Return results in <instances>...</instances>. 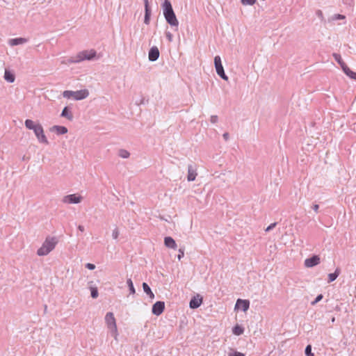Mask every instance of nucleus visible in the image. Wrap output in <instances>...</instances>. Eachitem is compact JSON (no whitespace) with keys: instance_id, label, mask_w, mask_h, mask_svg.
<instances>
[{"instance_id":"nucleus-5","label":"nucleus","mask_w":356,"mask_h":356,"mask_svg":"<svg viewBox=\"0 0 356 356\" xmlns=\"http://www.w3.org/2000/svg\"><path fill=\"white\" fill-rule=\"evenodd\" d=\"M105 323L106 324L108 332L115 339H118V331L116 325V321L113 312H108L105 316Z\"/></svg>"},{"instance_id":"nucleus-14","label":"nucleus","mask_w":356,"mask_h":356,"mask_svg":"<svg viewBox=\"0 0 356 356\" xmlns=\"http://www.w3.org/2000/svg\"><path fill=\"white\" fill-rule=\"evenodd\" d=\"M149 59L151 61L156 60L159 57V51L156 47H152L149 51Z\"/></svg>"},{"instance_id":"nucleus-29","label":"nucleus","mask_w":356,"mask_h":356,"mask_svg":"<svg viewBox=\"0 0 356 356\" xmlns=\"http://www.w3.org/2000/svg\"><path fill=\"white\" fill-rule=\"evenodd\" d=\"M305 355L307 356H314V354L312 353V346L307 345L305 348Z\"/></svg>"},{"instance_id":"nucleus-36","label":"nucleus","mask_w":356,"mask_h":356,"mask_svg":"<svg viewBox=\"0 0 356 356\" xmlns=\"http://www.w3.org/2000/svg\"><path fill=\"white\" fill-rule=\"evenodd\" d=\"M276 225V222L271 223L269 226L267 227V228L266 229V232L271 231L275 227Z\"/></svg>"},{"instance_id":"nucleus-6","label":"nucleus","mask_w":356,"mask_h":356,"mask_svg":"<svg viewBox=\"0 0 356 356\" xmlns=\"http://www.w3.org/2000/svg\"><path fill=\"white\" fill-rule=\"evenodd\" d=\"M214 65L217 74L224 80L228 79L227 76L225 74L223 66L222 65L221 58L219 56H216L214 58Z\"/></svg>"},{"instance_id":"nucleus-27","label":"nucleus","mask_w":356,"mask_h":356,"mask_svg":"<svg viewBox=\"0 0 356 356\" xmlns=\"http://www.w3.org/2000/svg\"><path fill=\"white\" fill-rule=\"evenodd\" d=\"M5 79H6V80H7L8 81H9L10 83H13L15 81L14 75L10 74V73H9L7 71L5 73Z\"/></svg>"},{"instance_id":"nucleus-3","label":"nucleus","mask_w":356,"mask_h":356,"mask_svg":"<svg viewBox=\"0 0 356 356\" xmlns=\"http://www.w3.org/2000/svg\"><path fill=\"white\" fill-rule=\"evenodd\" d=\"M97 52L95 49L84 50L78 53L74 57H71L67 62L62 61V63H79L85 60H91L96 57Z\"/></svg>"},{"instance_id":"nucleus-9","label":"nucleus","mask_w":356,"mask_h":356,"mask_svg":"<svg viewBox=\"0 0 356 356\" xmlns=\"http://www.w3.org/2000/svg\"><path fill=\"white\" fill-rule=\"evenodd\" d=\"M250 307V301L248 300L238 299L235 305L234 309H242L243 311L246 312Z\"/></svg>"},{"instance_id":"nucleus-30","label":"nucleus","mask_w":356,"mask_h":356,"mask_svg":"<svg viewBox=\"0 0 356 356\" xmlns=\"http://www.w3.org/2000/svg\"><path fill=\"white\" fill-rule=\"evenodd\" d=\"M90 291H91V296L92 298H97L98 297V291H97V288H91L90 289Z\"/></svg>"},{"instance_id":"nucleus-26","label":"nucleus","mask_w":356,"mask_h":356,"mask_svg":"<svg viewBox=\"0 0 356 356\" xmlns=\"http://www.w3.org/2000/svg\"><path fill=\"white\" fill-rule=\"evenodd\" d=\"M118 155L122 158L127 159L129 157L130 153L126 149H120Z\"/></svg>"},{"instance_id":"nucleus-15","label":"nucleus","mask_w":356,"mask_h":356,"mask_svg":"<svg viewBox=\"0 0 356 356\" xmlns=\"http://www.w3.org/2000/svg\"><path fill=\"white\" fill-rule=\"evenodd\" d=\"M164 244L166 247L176 249L177 245L175 241L170 236H166L164 238Z\"/></svg>"},{"instance_id":"nucleus-18","label":"nucleus","mask_w":356,"mask_h":356,"mask_svg":"<svg viewBox=\"0 0 356 356\" xmlns=\"http://www.w3.org/2000/svg\"><path fill=\"white\" fill-rule=\"evenodd\" d=\"M61 116L63 118H67L69 120H72L73 119V114L70 110V108L68 106H65L62 113Z\"/></svg>"},{"instance_id":"nucleus-35","label":"nucleus","mask_w":356,"mask_h":356,"mask_svg":"<svg viewBox=\"0 0 356 356\" xmlns=\"http://www.w3.org/2000/svg\"><path fill=\"white\" fill-rule=\"evenodd\" d=\"M118 236H119V231H118V228H115L113 231L112 236L114 239H117L118 238Z\"/></svg>"},{"instance_id":"nucleus-37","label":"nucleus","mask_w":356,"mask_h":356,"mask_svg":"<svg viewBox=\"0 0 356 356\" xmlns=\"http://www.w3.org/2000/svg\"><path fill=\"white\" fill-rule=\"evenodd\" d=\"M165 36H166V38L168 40L169 42H171L172 40L173 35H172V34L170 32L166 31L165 32Z\"/></svg>"},{"instance_id":"nucleus-40","label":"nucleus","mask_w":356,"mask_h":356,"mask_svg":"<svg viewBox=\"0 0 356 356\" xmlns=\"http://www.w3.org/2000/svg\"><path fill=\"white\" fill-rule=\"evenodd\" d=\"M312 209L314 210L316 213L318 212L319 205L317 204H314L312 205Z\"/></svg>"},{"instance_id":"nucleus-23","label":"nucleus","mask_w":356,"mask_h":356,"mask_svg":"<svg viewBox=\"0 0 356 356\" xmlns=\"http://www.w3.org/2000/svg\"><path fill=\"white\" fill-rule=\"evenodd\" d=\"M151 8H145V19H144V23L145 24H149L150 22V17H151Z\"/></svg>"},{"instance_id":"nucleus-43","label":"nucleus","mask_w":356,"mask_h":356,"mask_svg":"<svg viewBox=\"0 0 356 356\" xmlns=\"http://www.w3.org/2000/svg\"><path fill=\"white\" fill-rule=\"evenodd\" d=\"M144 3H145V8H150L149 6V2H148V0H144Z\"/></svg>"},{"instance_id":"nucleus-20","label":"nucleus","mask_w":356,"mask_h":356,"mask_svg":"<svg viewBox=\"0 0 356 356\" xmlns=\"http://www.w3.org/2000/svg\"><path fill=\"white\" fill-rule=\"evenodd\" d=\"M332 56L335 60L340 65L343 70L345 67H348L347 65L343 61L340 54L334 53Z\"/></svg>"},{"instance_id":"nucleus-19","label":"nucleus","mask_w":356,"mask_h":356,"mask_svg":"<svg viewBox=\"0 0 356 356\" xmlns=\"http://www.w3.org/2000/svg\"><path fill=\"white\" fill-rule=\"evenodd\" d=\"M340 273H341L340 268H337L334 273H330L328 275L327 282L330 283V282L334 281L337 278V277L339 275Z\"/></svg>"},{"instance_id":"nucleus-21","label":"nucleus","mask_w":356,"mask_h":356,"mask_svg":"<svg viewBox=\"0 0 356 356\" xmlns=\"http://www.w3.org/2000/svg\"><path fill=\"white\" fill-rule=\"evenodd\" d=\"M143 288L144 291L149 297L150 299L154 298V294L153 293L150 287L149 286V285L147 283H145V282L143 283Z\"/></svg>"},{"instance_id":"nucleus-45","label":"nucleus","mask_w":356,"mask_h":356,"mask_svg":"<svg viewBox=\"0 0 356 356\" xmlns=\"http://www.w3.org/2000/svg\"><path fill=\"white\" fill-rule=\"evenodd\" d=\"M317 13H318V15H322V13H321V10H318V11L317 12Z\"/></svg>"},{"instance_id":"nucleus-4","label":"nucleus","mask_w":356,"mask_h":356,"mask_svg":"<svg viewBox=\"0 0 356 356\" xmlns=\"http://www.w3.org/2000/svg\"><path fill=\"white\" fill-rule=\"evenodd\" d=\"M58 241L56 237L47 236L42 246L38 250V255L44 256L48 254L54 249Z\"/></svg>"},{"instance_id":"nucleus-31","label":"nucleus","mask_w":356,"mask_h":356,"mask_svg":"<svg viewBox=\"0 0 356 356\" xmlns=\"http://www.w3.org/2000/svg\"><path fill=\"white\" fill-rule=\"evenodd\" d=\"M257 0H241L243 5H253L255 3Z\"/></svg>"},{"instance_id":"nucleus-39","label":"nucleus","mask_w":356,"mask_h":356,"mask_svg":"<svg viewBox=\"0 0 356 356\" xmlns=\"http://www.w3.org/2000/svg\"><path fill=\"white\" fill-rule=\"evenodd\" d=\"M86 267L90 270H94L95 268V265L90 263H88L86 265Z\"/></svg>"},{"instance_id":"nucleus-34","label":"nucleus","mask_w":356,"mask_h":356,"mask_svg":"<svg viewBox=\"0 0 356 356\" xmlns=\"http://www.w3.org/2000/svg\"><path fill=\"white\" fill-rule=\"evenodd\" d=\"M229 356H245L243 353H241L238 351H234L233 353H229Z\"/></svg>"},{"instance_id":"nucleus-7","label":"nucleus","mask_w":356,"mask_h":356,"mask_svg":"<svg viewBox=\"0 0 356 356\" xmlns=\"http://www.w3.org/2000/svg\"><path fill=\"white\" fill-rule=\"evenodd\" d=\"M83 200V197L77 194H71L63 197L62 202L65 204H79Z\"/></svg>"},{"instance_id":"nucleus-16","label":"nucleus","mask_w":356,"mask_h":356,"mask_svg":"<svg viewBox=\"0 0 356 356\" xmlns=\"http://www.w3.org/2000/svg\"><path fill=\"white\" fill-rule=\"evenodd\" d=\"M27 41H28V40L26 38H17L10 39L9 40L8 43L11 46H15V45H18V44H24Z\"/></svg>"},{"instance_id":"nucleus-24","label":"nucleus","mask_w":356,"mask_h":356,"mask_svg":"<svg viewBox=\"0 0 356 356\" xmlns=\"http://www.w3.org/2000/svg\"><path fill=\"white\" fill-rule=\"evenodd\" d=\"M232 332L235 335L239 336L243 333L244 328L241 325H236L233 327Z\"/></svg>"},{"instance_id":"nucleus-44","label":"nucleus","mask_w":356,"mask_h":356,"mask_svg":"<svg viewBox=\"0 0 356 356\" xmlns=\"http://www.w3.org/2000/svg\"><path fill=\"white\" fill-rule=\"evenodd\" d=\"M78 229L83 232H84L85 228H84V227L83 225H80L78 226Z\"/></svg>"},{"instance_id":"nucleus-22","label":"nucleus","mask_w":356,"mask_h":356,"mask_svg":"<svg viewBox=\"0 0 356 356\" xmlns=\"http://www.w3.org/2000/svg\"><path fill=\"white\" fill-rule=\"evenodd\" d=\"M343 72L350 79L356 81V72L352 71L348 67L343 69Z\"/></svg>"},{"instance_id":"nucleus-8","label":"nucleus","mask_w":356,"mask_h":356,"mask_svg":"<svg viewBox=\"0 0 356 356\" xmlns=\"http://www.w3.org/2000/svg\"><path fill=\"white\" fill-rule=\"evenodd\" d=\"M165 309V303L163 301H157L155 302L152 309V312L154 315H161Z\"/></svg>"},{"instance_id":"nucleus-11","label":"nucleus","mask_w":356,"mask_h":356,"mask_svg":"<svg viewBox=\"0 0 356 356\" xmlns=\"http://www.w3.org/2000/svg\"><path fill=\"white\" fill-rule=\"evenodd\" d=\"M89 95V91L87 89L74 91L73 98L76 100L86 99Z\"/></svg>"},{"instance_id":"nucleus-25","label":"nucleus","mask_w":356,"mask_h":356,"mask_svg":"<svg viewBox=\"0 0 356 356\" xmlns=\"http://www.w3.org/2000/svg\"><path fill=\"white\" fill-rule=\"evenodd\" d=\"M127 286L129 289V293L130 294H134L136 293L135 288L134 286L133 282L131 278L127 279Z\"/></svg>"},{"instance_id":"nucleus-1","label":"nucleus","mask_w":356,"mask_h":356,"mask_svg":"<svg viewBox=\"0 0 356 356\" xmlns=\"http://www.w3.org/2000/svg\"><path fill=\"white\" fill-rule=\"evenodd\" d=\"M25 127L28 129L33 130L38 141L41 143L48 144V140L44 134V129L40 123H35L34 121L27 119L25 120Z\"/></svg>"},{"instance_id":"nucleus-28","label":"nucleus","mask_w":356,"mask_h":356,"mask_svg":"<svg viewBox=\"0 0 356 356\" xmlns=\"http://www.w3.org/2000/svg\"><path fill=\"white\" fill-rule=\"evenodd\" d=\"M73 95H74V91H72V90H65L63 92V96L67 99L73 98Z\"/></svg>"},{"instance_id":"nucleus-12","label":"nucleus","mask_w":356,"mask_h":356,"mask_svg":"<svg viewBox=\"0 0 356 356\" xmlns=\"http://www.w3.org/2000/svg\"><path fill=\"white\" fill-rule=\"evenodd\" d=\"M197 175V168L192 165H188L187 180L188 181H193L195 179Z\"/></svg>"},{"instance_id":"nucleus-13","label":"nucleus","mask_w":356,"mask_h":356,"mask_svg":"<svg viewBox=\"0 0 356 356\" xmlns=\"http://www.w3.org/2000/svg\"><path fill=\"white\" fill-rule=\"evenodd\" d=\"M202 302V298L197 295V297H193L190 301V307L191 309L198 308Z\"/></svg>"},{"instance_id":"nucleus-32","label":"nucleus","mask_w":356,"mask_h":356,"mask_svg":"<svg viewBox=\"0 0 356 356\" xmlns=\"http://www.w3.org/2000/svg\"><path fill=\"white\" fill-rule=\"evenodd\" d=\"M323 295L322 294H319L318 296H317L316 299L314 301L312 302V305H316L317 302L321 301L323 299Z\"/></svg>"},{"instance_id":"nucleus-17","label":"nucleus","mask_w":356,"mask_h":356,"mask_svg":"<svg viewBox=\"0 0 356 356\" xmlns=\"http://www.w3.org/2000/svg\"><path fill=\"white\" fill-rule=\"evenodd\" d=\"M51 131H56L58 135L65 134L67 132V129L63 126L54 125L51 129Z\"/></svg>"},{"instance_id":"nucleus-41","label":"nucleus","mask_w":356,"mask_h":356,"mask_svg":"<svg viewBox=\"0 0 356 356\" xmlns=\"http://www.w3.org/2000/svg\"><path fill=\"white\" fill-rule=\"evenodd\" d=\"M222 137H223V138L225 139V141H227L229 140V133H227V132L225 133L222 135Z\"/></svg>"},{"instance_id":"nucleus-2","label":"nucleus","mask_w":356,"mask_h":356,"mask_svg":"<svg viewBox=\"0 0 356 356\" xmlns=\"http://www.w3.org/2000/svg\"><path fill=\"white\" fill-rule=\"evenodd\" d=\"M162 8L163 10V15L167 22L172 26L177 27L179 22L176 17L170 1L169 0H165L162 5Z\"/></svg>"},{"instance_id":"nucleus-10","label":"nucleus","mask_w":356,"mask_h":356,"mask_svg":"<svg viewBox=\"0 0 356 356\" xmlns=\"http://www.w3.org/2000/svg\"><path fill=\"white\" fill-rule=\"evenodd\" d=\"M320 261L321 259L319 256L314 255L312 257L305 259V265L307 268H312L320 264Z\"/></svg>"},{"instance_id":"nucleus-38","label":"nucleus","mask_w":356,"mask_h":356,"mask_svg":"<svg viewBox=\"0 0 356 356\" xmlns=\"http://www.w3.org/2000/svg\"><path fill=\"white\" fill-rule=\"evenodd\" d=\"M218 118L217 115H211L210 118V121L211 123H216L218 122Z\"/></svg>"},{"instance_id":"nucleus-33","label":"nucleus","mask_w":356,"mask_h":356,"mask_svg":"<svg viewBox=\"0 0 356 356\" xmlns=\"http://www.w3.org/2000/svg\"><path fill=\"white\" fill-rule=\"evenodd\" d=\"M184 256V250L183 248H179V254L177 255V258L179 260H181L182 257Z\"/></svg>"},{"instance_id":"nucleus-42","label":"nucleus","mask_w":356,"mask_h":356,"mask_svg":"<svg viewBox=\"0 0 356 356\" xmlns=\"http://www.w3.org/2000/svg\"><path fill=\"white\" fill-rule=\"evenodd\" d=\"M335 18L337 19H345V16L338 14L336 15Z\"/></svg>"}]
</instances>
